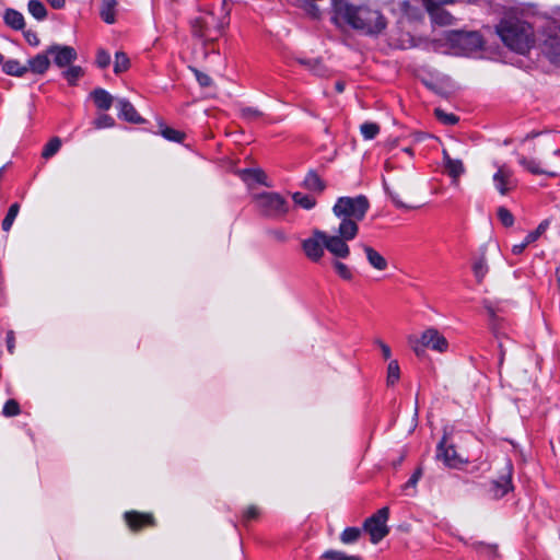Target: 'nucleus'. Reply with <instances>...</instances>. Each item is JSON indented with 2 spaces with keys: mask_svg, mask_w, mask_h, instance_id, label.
<instances>
[{
  "mask_svg": "<svg viewBox=\"0 0 560 560\" xmlns=\"http://www.w3.org/2000/svg\"><path fill=\"white\" fill-rule=\"evenodd\" d=\"M95 106L101 110H108L114 102V97L104 89L97 88L91 93Z\"/></svg>",
  "mask_w": 560,
  "mask_h": 560,
  "instance_id": "412c9836",
  "label": "nucleus"
},
{
  "mask_svg": "<svg viewBox=\"0 0 560 560\" xmlns=\"http://www.w3.org/2000/svg\"><path fill=\"white\" fill-rule=\"evenodd\" d=\"M335 89H336V91H337V92H339V93L343 92V90H345V83H343V82H341V81L336 82V84H335Z\"/></svg>",
  "mask_w": 560,
  "mask_h": 560,
  "instance_id": "338daca9",
  "label": "nucleus"
},
{
  "mask_svg": "<svg viewBox=\"0 0 560 560\" xmlns=\"http://www.w3.org/2000/svg\"><path fill=\"white\" fill-rule=\"evenodd\" d=\"M47 49L27 60V68L34 74H44L50 67V59Z\"/></svg>",
  "mask_w": 560,
  "mask_h": 560,
  "instance_id": "6ab92c4d",
  "label": "nucleus"
},
{
  "mask_svg": "<svg viewBox=\"0 0 560 560\" xmlns=\"http://www.w3.org/2000/svg\"><path fill=\"white\" fill-rule=\"evenodd\" d=\"M298 62L305 67L308 71L318 77H324L327 73V68L320 59L299 58Z\"/></svg>",
  "mask_w": 560,
  "mask_h": 560,
  "instance_id": "bb28decb",
  "label": "nucleus"
},
{
  "mask_svg": "<svg viewBox=\"0 0 560 560\" xmlns=\"http://www.w3.org/2000/svg\"><path fill=\"white\" fill-rule=\"evenodd\" d=\"M116 7L117 0H102L100 16L105 23L113 24L116 21Z\"/></svg>",
  "mask_w": 560,
  "mask_h": 560,
  "instance_id": "393cba45",
  "label": "nucleus"
},
{
  "mask_svg": "<svg viewBox=\"0 0 560 560\" xmlns=\"http://www.w3.org/2000/svg\"><path fill=\"white\" fill-rule=\"evenodd\" d=\"M4 23L15 31H21L25 26L24 16L14 9H7L3 14Z\"/></svg>",
  "mask_w": 560,
  "mask_h": 560,
  "instance_id": "5701e85b",
  "label": "nucleus"
},
{
  "mask_svg": "<svg viewBox=\"0 0 560 560\" xmlns=\"http://www.w3.org/2000/svg\"><path fill=\"white\" fill-rule=\"evenodd\" d=\"M434 113L436 118L445 125L453 126L458 122V117L454 114H447L440 108H436Z\"/></svg>",
  "mask_w": 560,
  "mask_h": 560,
  "instance_id": "a18cd8bd",
  "label": "nucleus"
},
{
  "mask_svg": "<svg viewBox=\"0 0 560 560\" xmlns=\"http://www.w3.org/2000/svg\"><path fill=\"white\" fill-rule=\"evenodd\" d=\"M256 200L260 212L268 218L283 217L289 210L288 202L278 192H261Z\"/></svg>",
  "mask_w": 560,
  "mask_h": 560,
  "instance_id": "0eeeda50",
  "label": "nucleus"
},
{
  "mask_svg": "<svg viewBox=\"0 0 560 560\" xmlns=\"http://www.w3.org/2000/svg\"><path fill=\"white\" fill-rule=\"evenodd\" d=\"M294 203L305 210H311L316 205V199L310 195L296 191L292 195Z\"/></svg>",
  "mask_w": 560,
  "mask_h": 560,
  "instance_id": "7c9ffc66",
  "label": "nucleus"
},
{
  "mask_svg": "<svg viewBox=\"0 0 560 560\" xmlns=\"http://www.w3.org/2000/svg\"><path fill=\"white\" fill-rule=\"evenodd\" d=\"M230 11L224 3L202 4L190 20L192 35L203 40H215L229 24Z\"/></svg>",
  "mask_w": 560,
  "mask_h": 560,
  "instance_id": "f03ea898",
  "label": "nucleus"
},
{
  "mask_svg": "<svg viewBox=\"0 0 560 560\" xmlns=\"http://www.w3.org/2000/svg\"><path fill=\"white\" fill-rule=\"evenodd\" d=\"M512 474L513 465L511 460H506L505 472L491 482L490 492L492 493L493 498H503L505 494L513 490Z\"/></svg>",
  "mask_w": 560,
  "mask_h": 560,
  "instance_id": "f8f14e48",
  "label": "nucleus"
},
{
  "mask_svg": "<svg viewBox=\"0 0 560 560\" xmlns=\"http://www.w3.org/2000/svg\"><path fill=\"white\" fill-rule=\"evenodd\" d=\"M330 4L334 11L332 22L336 25L341 21L370 36L381 34L387 26L386 18L381 11L369 5H353L347 0H330Z\"/></svg>",
  "mask_w": 560,
  "mask_h": 560,
  "instance_id": "f257e3e1",
  "label": "nucleus"
},
{
  "mask_svg": "<svg viewBox=\"0 0 560 560\" xmlns=\"http://www.w3.org/2000/svg\"><path fill=\"white\" fill-rule=\"evenodd\" d=\"M303 187L312 191L322 192L325 189V183L315 171L311 170L303 180Z\"/></svg>",
  "mask_w": 560,
  "mask_h": 560,
  "instance_id": "cd10ccee",
  "label": "nucleus"
},
{
  "mask_svg": "<svg viewBox=\"0 0 560 560\" xmlns=\"http://www.w3.org/2000/svg\"><path fill=\"white\" fill-rule=\"evenodd\" d=\"M499 349H500L499 365H502L504 355H505V350L503 349L502 342L499 343Z\"/></svg>",
  "mask_w": 560,
  "mask_h": 560,
  "instance_id": "0e129e2a",
  "label": "nucleus"
},
{
  "mask_svg": "<svg viewBox=\"0 0 560 560\" xmlns=\"http://www.w3.org/2000/svg\"><path fill=\"white\" fill-rule=\"evenodd\" d=\"M400 378V368L397 360L389 361L386 371V385L394 386Z\"/></svg>",
  "mask_w": 560,
  "mask_h": 560,
  "instance_id": "c756f323",
  "label": "nucleus"
},
{
  "mask_svg": "<svg viewBox=\"0 0 560 560\" xmlns=\"http://www.w3.org/2000/svg\"><path fill=\"white\" fill-rule=\"evenodd\" d=\"M332 266L336 270V273L342 279V280H346V281H351L353 279V272L351 270V268L339 261V260H335L332 262Z\"/></svg>",
  "mask_w": 560,
  "mask_h": 560,
  "instance_id": "a19ab883",
  "label": "nucleus"
},
{
  "mask_svg": "<svg viewBox=\"0 0 560 560\" xmlns=\"http://www.w3.org/2000/svg\"><path fill=\"white\" fill-rule=\"evenodd\" d=\"M375 343L380 347L381 351H382V355L385 360H389L390 357H392V350L389 348L388 345H386L384 341H382L381 339H376L375 340Z\"/></svg>",
  "mask_w": 560,
  "mask_h": 560,
  "instance_id": "4d7b16f0",
  "label": "nucleus"
},
{
  "mask_svg": "<svg viewBox=\"0 0 560 560\" xmlns=\"http://www.w3.org/2000/svg\"><path fill=\"white\" fill-rule=\"evenodd\" d=\"M544 51L550 58L551 61L556 62L560 56V25L550 28L546 39L544 40Z\"/></svg>",
  "mask_w": 560,
  "mask_h": 560,
  "instance_id": "4468645a",
  "label": "nucleus"
},
{
  "mask_svg": "<svg viewBox=\"0 0 560 560\" xmlns=\"http://www.w3.org/2000/svg\"><path fill=\"white\" fill-rule=\"evenodd\" d=\"M517 162L521 166H523L526 171L534 175H547L549 177H556L558 175L557 172L540 167V162L535 159H529L524 155H520Z\"/></svg>",
  "mask_w": 560,
  "mask_h": 560,
  "instance_id": "aec40b11",
  "label": "nucleus"
},
{
  "mask_svg": "<svg viewBox=\"0 0 560 560\" xmlns=\"http://www.w3.org/2000/svg\"><path fill=\"white\" fill-rule=\"evenodd\" d=\"M408 343L417 357L423 355L427 348L440 353H444L448 349L446 338L433 327L425 329L420 337L409 336Z\"/></svg>",
  "mask_w": 560,
  "mask_h": 560,
  "instance_id": "423d86ee",
  "label": "nucleus"
},
{
  "mask_svg": "<svg viewBox=\"0 0 560 560\" xmlns=\"http://www.w3.org/2000/svg\"><path fill=\"white\" fill-rule=\"evenodd\" d=\"M383 186H384L386 194L390 197L392 201L394 202V205L397 208H399V209H409L410 208L401 201V199L399 198V195L397 192L393 191L385 180H383Z\"/></svg>",
  "mask_w": 560,
  "mask_h": 560,
  "instance_id": "de8ad7c7",
  "label": "nucleus"
},
{
  "mask_svg": "<svg viewBox=\"0 0 560 560\" xmlns=\"http://www.w3.org/2000/svg\"><path fill=\"white\" fill-rule=\"evenodd\" d=\"M498 218L500 222L506 228H510L514 224V217L512 212L505 207H500L498 209Z\"/></svg>",
  "mask_w": 560,
  "mask_h": 560,
  "instance_id": "c03bdc74",
  "label": "nucleus"
},
{
  "mask_svg": "<svg viewBox=\"0 0 560 560\" xmlns=\"http://www.w3.org/2000/svg\"><path fill=\"white\" fill-rule=\"evenodd\" d=\"M359 232V226L351 222L339 223L336 234L326 233L325 248L337 258H347L350 255V248L347 244L352 241Z\"/></svg>",
  "mask_w": 560,
  "mask_h": 560,
  "instance_id": "39448f33",
  "label": "nucleus"
},
{
  "mask_svg": "<svg viewBox=\"0 0 560 560\" xmlns=\"http://www.w3.org/2000/svg\"><path fill=\"white\" fill-rule=\"evenodd\" d=\"M422 475V471L421 469H417L411 476L410 478L408 479V481L404 485V489H407L409 487H416L420 477Z\"/></svg>",
  "mask_w": 560,
  "mask_h": 560,
  "instance_id": "13d9d810",
  "label": "nucleus"
},
{
  "mask_svg": "<svg viewBox=\"0 0 560 560\" xmlns=\"http://www.w3.org/2000/svg\"><path fill=\"white\" fill-rule=\"evenodd\" d=\"M361 536V529L358 527H347L340 535L341 542L349 545L355 542Z\"/></svg>",
  "mask_w": 560,
  "mask_h": 560,
  "instance_id": "58836bf2",
  "label": "nucleus"
},
{
  "mask_svg": "<svg viewBox=\"0 0 560 560\" xmlns=\"http://www.w3.org/2000/svg\"><path fill=\"white\" fill-rule=\"evenodd\" d=\"M54 9H62L66 4V0H47Z\"/></svg>",
  "mask_w": 560,
  "mask_h": 560,
  "instance_id": "e2e57ef3",
  "label": "nucleus"
},
{
  "mask_svg": "<svg viewBox=\"0 0 560 560\" xmlns=\"http://www.w3.org/2000/svg\"><path fill=\"white\" fill-rule=\"evenodd\" d=\"M456 42L469 50H477L482 47V38L476 32L458 34Z\"/></svg>",
  "mask_w": 560,
  "mask_h": 560,
  "instance_id": "4be33fe9",
  "label": "nucleus"
},
{
  "mask_svg": "<svg viewBox=\"0 0 560 560\" xmlns=\"http://www.w3.org/2000/svg\"><path fill=\"white\" fill-rule=\"evenodd\" d=\"M19 212H20V203H18V202L12 203L1 223V228L4 232H9L11 230Z\"/></svg>",
  "mask_w": 560,
  "mask_h": 560,
  "instance_id": "2f4dec72",
  "label": "nucleus"
},
{
  "mask_svg": "<svg viewBox=\"0 0 560 560\" xmlns=\"http://www.w3.org/2000/svg\"><path fill=\"white\" fill-rule=\"evenodd\" d=\"M125 521L132 530H140L145 526H153L155 524L154 517L150 513H140L137 511H129L125 513Z\"/></svg>",
  "mask_w": 560,
  "mask_h": 560,
  "instance_id": "2eb2a0df",
  "label": "nucleus"
},
{
  "mask_svg": "<svg viewBox=\"0 0 560 560\" xmlns=\"http://www.w3.org/2000/svg\"><path fill=\"white\" fill-rule=\"evenodd\" d=\"M130 67V60L128 56L122 51H117L115 54V61H114V72L116 74H120L122 72H126Z\"/></svg>",
  "mask_w": 560,
  "mask_h": 560,
  "instance_id": "f704fd0d",
  "label": "nucleus"
},
{
  "mask_svg": "<svg viewBox=\"0 0 560 560\" xmlns=\"http://www.w3.org/2000/svg\"><path fill=\"white\" fill-rule=\"evenodd\" d=\"M388 517L389 509L384 506L364 521L363 528L370 534L372 544H378L388 535L389 528L386 525Z\"/></svg>",
  "mask_w": 560,
  "mask_h": 560,
  "instance_id": "6e6552de",
  "label": "nucleus"
},
{
  "mask_svg": "<svg viewBox=\"0 0 560 560\" xmlns=\"http://www.w3.org/2000/svg\"><path fill=\"white\" fill-rule=\"evenodd\" d=\"M399 5L405 13H408L409 8L411 7L407 0L401 1Z\"/></svg>",
  "mask_w": 560,
  "mask_h": 560,
  "instance_id": "69168bd1",
  "label": "nucleus"
},
{
  "mask_svg": "<svg viewBox=\"0 0 560 560\" xmlns=\"http://www.w3.org/2000/svg\"><path fill=\"white\" fill-rule=\"evenodd\" d=\"M242 118L252 121L262 116V113L255 107H243L241 109Z\"/></svg>",
  "mask_w": 560,
  "mask_h": 560,
  "instance_id": "8fccbe9b",
  "label": "nucleus"
},
{
  "mask_svg": "<svg viewBox=\"0 0 560 560\" xmlns=\"http://www.w3.org/2000/svg\"><path fill=\"white\" fill-rule=\"evenodd\" d=\"M23 35H24V38L25 40L31 45V46H38L40 40L37 36V34L34 32V31H31V30H27V31H24L23 32Z\"/></svg>",
  "mask_w": 560,
  "mask_h": 560,
  "instance_id": "5fc2aeb1",
  "label": "nucleus"
},
{
  "mask_svg": "<svg viewBox=\"0 0 560 560\" xmlns=\"http://www.w3.org/2000/svg\"><path fill=\"white\" fill-rule=\"evenodd\" d=\"M268 235L277 241V242H280V243H283L287 241V234L284 233L283 230H280V229H273V230H269L268 232Z\"/></svg>",
  "mask_w": 560,
  "mask_h": 560,
  "instance_id": "6e6d98bb",
  "label": "nucleus"
},
{
  "mask_svg": "<svg viewBox=\"0 0 560 560\" xmlns=\"http://www.w3.org/2000/svg\"><path fill=\"white\" fill-rule=\"evenodd\" d=\"M118 117L131 124H140L143 121L135 106L126 98L117 101Z\"/></svg>",
  "mask_w": 560,
  "mask_h": 560,
  "instance_id": "a211bd4d",
  "label": "nucleus"
},
{
  "mask_svg": "<svg viewBox=\"0 0 560 560\" xmlns=\"http://www.w3.org/2000/svg\"><path fill=\"white\" fill-rule=\"evenodd\" d=\"M7 346H8V350L10 353H13V349H14V337H13V334L12 332H9L8 334V337H7Z\"/></svg>",
  "mask_w": 560,
  "mask_h": 560,
  "instance_id": "680f3d73",
  "label": "nucleus"
},
{
  "mask_svg": "<svg viewBox=\"0 0 560 560\" xmlns=\"http://www.w3.org/2000/svg\"><path fill=\"white\" fill-rule=\"evenodd\" d=\"M27 9L28 12L38 21H43L47 16V10L44 3L38 0H30Z\"/></svg>",
  "mask_w": 560,
  "mask_h": 560,
  "instance_id": "473e14b6",
  "label": "nucleus"
},
{
  "mask_svg": "<svg viewBox=\"0 0 560 560\" xmlns=\"http://www.w3.org/2000/svg\"><path fill=\"white\" fill-rule=\"evenodd\" d=\"M94 125L97 129L110 128L114 127L115 120L112 116L102 114L95 119Z\"/></svg>",
  "mask_w": 560,
  "mask_h": 560,
  "instance_id": "09e8293b",
  "label": "nucleus"
},
{
  "mask_svg": "<svg viewBox=\"0 0 560 560\" xmlns=\"http://www.w3.org/2000/svg\"><path fill=\"white\" fill-rule=\"evenodd\" d=\"M453 1L454 0H425L428 10L440 8V5L452 3Z\"/></svg>",
  "mask_w": 560,
  "mask_h": 560,
  "instance_id": "bf43d9fd",
  "label": "nucleus"
},
{
  "mask_svg": "<svg viewBox=\"0 0 560 560\" xmlns=\"http://www.w3.org/2000/svg\"><path fill=\"white\" fill-rule=\"evenodd\" d=\"M322 558L326 560H362L359 556L347 555L337 550H327L323 553Z\"/></svg>",
  "mask_w": 560,
  "mask_h": 560,
  "instance_id": "ea45409f",
  "label": "nucleus"
},
{
  "mask_svg": "<svg viewBox=\"0 0 560 560\" xmlns=\"http://www.w3.org/2000/svg\"><path fill=\"white\" fill-rule=\"evenodd\" d=\"M160 133L163 138H165L168 141H173V142L179 143V142H183V140L185 139L184 132L173 129L171 127L164 126L162 124L160 125Z\"/></svg>",
  "mask_w": 560,
  "mask_h": 560,
  "instance_id": "72a5a7b5",
  "label": "nucleus"
},
{
  "mask_svg": "<svg viewBox=\"0 0 560 560\" xmlns=\"http://www.w3.org/2000/svg\"><path fill=\"white\" fill-rule=\"evenodd\" d=\"M553 155H555L556 158H559V159H560V149H556V150L553 151Z\"/></svg>",
  "mask_w": 560,
  "mask_h": 560,
  "instance_id": "774afa93",
  "label": "nucleus"
},
{
  "mask_svg": "<svg viewBox=\"0 0 560 560\" xmlns=\"http://www.w3.org/2000/svg\"><path fill=\"white\" fill-rule=\"evenodd\" d=\"M61 147V140L58 137L51 138L43 149L42 156L49 159L54 156Z\"/></svg>",
  "mask_w": 560,
  "mask_h": 560,
  "instance_id": "4c0bfd02",
  "label": "nucleus"
},
{
  "mask_svg": "<svg viewBox=\"0 0 560 560\" xmlns=\"http://www.w3.org/2000/svg\"><path fill=\"white\" fill-rule=\"evenodd\" d=\"M497 32L506 47L526 54L534 45V31L529 23L516 16H506L497 26Z\"/></svg>",
  "mask_w": 560,
  "mask_h": 560,
  "instance_id": "7ed1b4c3",
  "label": "nucleus"
},
{
  "mask_svg": "<svg viewBox=\"0 0 560 560\" xmlns=\"http://www.w3.org/2000/svg\"><path fill=\"white\" fill-rule=\"evenodd\" d=\"M549 220H544L541 221L538 226L536 228V230L529 232L527 235H526V243H534L536 242L546 231L547 229L549 228Z\"/></svg>",
  "mask_w": 560,
  "mask_h": 560,
  "instance_id": "79ce46f5",
  "label": "nucleus"
},
{
  "mask_svg": "<svg viewBox=\"0 0 560 560\" xmlns=\"http://www.w3.org/2000/svg\"><path fill=\"white\" fill-rule=\"evenodd\" d=\"M47 52L52 58V63L60 69H66L78 58L77 50L67 45L52 44L47 47Z\"/></svg>",
  "mask_w": 560,
  "mask_h": 560,
  "instance_id": "9b49d317",
  "label": "nucleus"
},
{
  "mask_svg": "<svg viewBox=\"0 0 560 560\" xmlns=\"http://www.w3.org/2000/svg\"><path fill=\"white\" fill-rule=\"evenodd\" d=\"M244 174L257 183H262L265 178V173L261 170L247 168Z\"/></svg>",
  "mask_w": 560,
  "mask_h": 560,
  "instance_id": "3c124183",
  "label": "nucleus"
},
{
  "mask_svg": "<svg viewBox=\"0 0 560 560\" xmlns=\"http://www.w3.org/2000/svg\"><path fill=\"white\" fill-rule=\"evenodd\" d=\"M194 72H195L196 79H197L198 83L200 84V86L207 88L212 84V79L208 74H206L199 70H194Z\"/></svg>",
  "mask_w": 560,
  "mask_h": 560,
  "instance_id": "864d4df0",
  "label": "nucleus"
},
{
  "mask_svg": "<svg viewBox=\"0 0 560 560\" xmlns=\"http://www.w3.org/2000/svg\"><path fill=\"white\" fill-rule=\"evenodd\" d=\"M443 165L446 174L452 178L454 184L458 183L459 177L465 173L463 161L459 159H452L450 154L443 151Z\"/></svg>",
  "mask_w": 560,
  "mask_h": 560,
  "instance_id": "f3484780",
  "label": "nucleus"
},
{
  "mask_svg": "<svg viewBox=\"0 0 560 560\" xmlns=\"http://www.w3.org/2000/svg\"><path fill=\"white\" fill-rule=\"evenodd\" d=\"M112 57L110 54L103 48L97 49L95 63L100 69H105L110 65Z\"/></svg>",
  "mask_w": 560,
  "mask_h": 560,
  "instance_id": "37998d69",
  "label": "nucleus"
},
{
  "mask_svg": "<svg viewBox=\"0 0 560 560\" xmlns=\"http://www.w3.org/2000/svg\"><path fill=\"white\" fill-rule=\"evenodd\" d=\"M62 78L69 85H77L78 81L84 75V69L81 66L70 65L61 72Z\"/></svg>",
  "mask_w": 560,
  "mask_h": 560,
  "instance_id": "c85d7f7f",
  "label": "nucleus"
},
{
  "mask_svg": "<svg viewBox=\"0 0 560 560\" xmlns=\"http://www.w3.org/2000/svg\"><path fill=\"white\" fill-rule=\"evenodd\" d=\"M326 232L320 230H314L311 237L305 238L302 242V249L305 256L317 262L324 256Z\"/></svg>",
  "mask_w": 560,
  "mask_h": 560,
  "instance_id": "1a4fd4ad",
  "label": "nucleus"
},
{
  "mask_svg": "<svg viewBox=\"0 0 560 560\" xmlns=\"http://www.w3.org/2000/svg\"><path fill=\"white\" fill-rule=\"evenodd\" d=\"M359 247L365 254L366 260L372 268L378 271H384L387 269L388 264L386 258L374 247L363 243L359 244Z\"/></svg>",
  "mask_w": 560,
  "mask_h": 560,
  "instance_id": "dca6fc26",
  "label": "nucleus"
},
{
  "mask_svg": "<svg viewBox=\"0 0 560 560\" xmlns=\"http://www.w3.org/2000/svg\"><path fill=\"white\" fill-rule=\"evenodd\" d=\"M529 244H530V243H526V238H525L522 243L513 245V247H512V253H513L514 255H521V254L524 252V249H525Z\"/></svg>",
  "mask_w": 560,
  "mask_h": 560,
  "instance_id": "052dcab7",
  "label": "nucleus"
},
{
  "mask_svg": "<svg viewBox=\"0 0 560 560\" xmlns=\"http://www.w3.org/2000/svg\"><path fill=\"white\" fill-rule=\"evenodd\" d=\"M435 23L441 25H448L452 23L453 16L446 11L436 8L428 10Z\"/></svg>",
  "mask_w": 560,
  "mask_h": 560,
  "instance_id": "e433bc0d",
  "label": "nucleus"
},
{
  "mask_svg": "<svg viewBox=\"0 0 560 560\" xmlns=\"http://www.w3.org/2000/svg\"><path fill=\"white\" fill-rule=\"evenodd\" d=\"M497 172L493 174L492 180L497 191L505 196L510 191L514 190L517 186V180L514 177L513 171L505 164L498 165Z\"/></svg>",
  "mask_w": 560,
  "mask_h": 560,
  "instance_id": "9d476101",
  "label": "nucleus"
},
{
  "mask_svg": "<svg viewBox=\"0 0 560 560\" xmlns=\"http://www.w3.org/2000/svg\"><path fill=\"white\" fill-rule=\"evenodd\" d=\"M370 208L368 198L363 195L357 197H339L332 207L334 214L340 223L351 222L358 225Z\"/></svg>",
  "mask_w": 560,
  "mask_h": 560,
  "instance_id": "20e7f679",
  "label": "nucleus"
},
{
  "mask_svg": "<svg viewBox=\"0 0 560 560\" xmlns=\"http://www.w3.org/2000/svg\"><path fill=\"white\" fill-rule=\"evenodd\" d=\"M471 269L477 283H481L485 280L487 273L489 272V266L487 262L485 252H482L481 255L477 259H475Z\"/></svg>",
  "mask_w": 560,
  "mask_h": 560,
  "instance_id": "b1692460",
  "label": "nucleus"
},
{
  "mask_svg": "<svg viewBox=\"0 0 560 560\" xmlns=\"http://www.w3.org/2000/svg\"><path fill=\"white\" fill-rule=\"evenodd\" d=\"M436 458L448 467H458L464 460L459 457L453 445H446V436H443L436 448Z\"/></svg>",
  "mask_w": 560,
  "mask_h": 560,
  "instance_id": "ddd939ff",
  "label": "nucleus"
},
{
  "mask_svg": "<svg viewBox=\"0 0 560 560\" xmlns=\"http://www.w3.org/2000/svg\"><path fill=\"white\" fill-rule=\"evenodd\" d=\"M2 413L5 417L18 416L20 413V406H19L18 401L14 399L7 400L3 406Z\"/></svg>",
  "mask_w": 560,
  "mask_h": 560,
  "instance_id": "49530a36",
  "label": "nucleus"
},
{
  "mask_svg": "<svg viewBox=\"0 0 560 560\" xmlns=\"http://www.w3.org/2000/svg\"><path fill=\"white\" fill-rule=\"evenodd\" d=\"M1 65L2 71L5 74L12 77L21 78L28 71V68L26 66H23L19 60L15 59H9L7 61L3 60Z\"/></svg>",
  "mask_w": 560,
  "mask_h": 560,
  "instance_id": "a878e982",
  "label": "nucleus"
},
{
  "mask_svg": "<svg viewBox=\"0 0 560 560\" xmlns=\"http://www.w3.org/2000/svg\"><path fill=\"white\" fill-rule=\"evenodd\" d=\"M360 130L365 140H372L380 133V126L376 122L365 121L361 125Z\"/></svg>",
  "mask_w": 560,
  "mask_h": 560,
  "instance_id": "c9c22d12",
  "label": "nucleus"
},
{
  "mask_svg": "<svg viewBox=\"0 0 560 560\" xmlns=\"http://www.w3.org/2000/svg\"><path fill=\"white\" fill-rule=\"evenodd\" d=\"M259 516V509L255 505L248 506L243 513V521L249 522L256 520Z\"/></svg>",
  "mask_w": 560,
  "mask_h": 560,
  "instance_id": "603ef678",
  "label": "nucleus"
}]
</instances>
